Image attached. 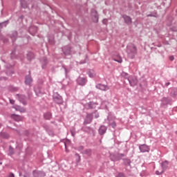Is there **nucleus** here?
Masks as SVG:
<instances>
[{
	"label": "nucleus",
	"instance_id": "nucleus-60",
	"mask_svg": "<svg viewBox=\"0 0 177 177\" xmlns=\"http://www.w3.org/2000/svg\"><path fill=\"white\" fill-rule=\"evenodd\" d=\"M35 92L37 93V91L35 89Z\"/></svg>",
	"mask_w": 177,
	"mask_h": 177
},
{
	"label": "nucleus",
	"instance_id": "nucleus-55",
	"mask_svg": "<svg viewBox=\"0 0 177 177\" xmlns=\"http://www.w3.org/2000/svg\"><path fill=\"white\" fill-rule=\"evenodd\" d=\"M64 145H65V148L66 149V147H67V144L65 143Z\"/></svg>",
	"mask_w": 177,
	"mask_h": 177
},
{
	"label": "nucleus",
	"instance_id": "nucleus-13",
	"mask_svg": "<svg viewBox=\"0 0 177 177\" xmlns=\"http://www.w3.org/2000/svg\"><path fill=\"white\" fill-rule=\"evenodd\" d=\"M64 55H71V47L66 46L62 48Z\"/></svg>",
	"mask_w": 177,
	"mask_h": 177
},
{
	"label": "nucleus",
	"instance_id": "nucleus-61",
	"mask_svg": "<svg viewBox=\"0 0 177 177\" xmlns=\"http://www.w3.org/2000/svg\"><path fill=\"white\" fill-rule=\"evenodd\" d=\"M176 134L177 135V131H176Z\"/></svg>",
	"mask_w": 177,
	"mask_h": 177
},
{
	"label": "nucleus",
	"instance_id": "nucleus-44",
	"mask_svg": "<svg viewBox=\"0 0 177 177\" xmlns=\"http://www.w3.org/2000/svg\"><path fill=\"white\" fill-rule=\"evenodd\" d=\"M122 77H128V73H125V72H123V73H122Z\"/></svg>",
	"mask_w": 177,
	"mask_h": 177
},
{
	"label": "nucleus",
	"instance_id": "nucleus-19",
	"mask_svg": "<svg viewBox=\"0 0 177 177\" xmlns=\"http://www.w3.org/2000/svg\"><path fill=\"white\" fill-rule=\"evenodd\" d=\"M107 131V127L105 126H101L99 129L100 135H104L106 131Z\"/></svg>",
	"mask_w": 177,
	"mask_h": 177
},
{
	"label": "nucleus",
	"instance_id": "nucleus-51",
	"mask_svg": "<svg viewBox=\"0 0 177 177\" xmlns=\"http://www.w3.org/2000/svg\"><path fill=\"white\" fill-rule=\"evenodd\" d=\"M12 67V65H9V66H8V65L6 66V68H8V70H10V68Z\"/></svg>",
	"mask_w": 177,
	"mask_h": 177
},
{
	"label": "nucleus",
	"instance_id": "nucleus-27",
	"mask_svg": "<svg viewBox=\"0 0 177 177\" xmlns=\"http://www.w3.org/2000/svg\"><path fill=\"white\" fill-rule=\"evenodd\" d=\"M82 153V154H86V156H88L89 157L92 155V150L91 149H85Z\"/></svg>",
	"mask_w": 177,
	"mask_h": 177
},
{
	"label": "nucleus",
	"instance_id": "nucleus-58",
	"mask_svg": "<svg viewBox=\"0 0 177 177\" xmlns=\"http://www.w3.org/2000/svg\"><path fill=\"white\" fill-rule=\"evenodd\" d=\"M19 176H21V173H19Z\"/></svg>",
	"mask_w": 177,
	"mask_h": 177
},
{
	"label": "nucleus",
	"instance_id": "nucleus-22",
	"mask_svg": "<svg viewBox=\"0 0 177 177\" xmlns=\"http://www.w3.org/2000/svg\"><path fill=\"white\" fill-rule=\"evenodd\" d=\"M111 161H120L121 158H118V155L111 154Z\"/></svg>",
	"mask_w": 177,
	"mask_h": 177
},
{
	"label": "nucleus",
	"instance_id": "nucleus-34",
	"mask_svg": "<svg viewBox=\"0 0 177 177\" xmlns=\"http://www.w3.org/2000/svg\"><path fill=\"white\" fill-rule=\"evenodd\" d=\"M147 17H158V15H157V12H152L149 15H147Z\"/></svg>",
	"mask_w": 177,
	"mask_h": 177
},
{
	"label": "nucleus",
	"instance_id": "nucleus-59",
	"mask_svg": "<svg viewBox=\"0 0 177 177\" xmlns=\"http://www.w3.org/2000/svg\"><path fill=\"white\" fill-rule=\"evenodd\" d=\"M1 127H2V124H0V128H1Z\"/></svg>",
	"mask_w": 177,
	"mask_h": 177
},
{
	"label": "nucleus",
	"instance_id": "nucleus-3",
	"mask_svg": "<svg viewBox=\"0 0 177 177\" xmlns=\"http://www.w3.org/2000/svg\"><path fill=\"white\" fill-rule=\"evenodd\" d=\"M53 99H54V102H55V103H57V104H63V98L60 95H59V93H55L53 95Z\"/></svg>",
	"mask_w": 177,
	"mask_h": 177
},
{
	"label": "nucleus",
	"instance_id": "nucleus-39",
	"mask_svg": "<svg viewBox=\"0 0 177 177\" xmlns=\"http://www.w3.org/2000/svg\"><path fill=\"white\" fill-rule=\"evenodd\" d=\"M122 157H125V154H124V153L118 154V158H120V160H121V158H122Z\"/></svg>",
	"mask_w": 177,
	"mask_h": 177
},
{
	"label": "nucleus",
	"instance_id": "nucleus-24",
	"mask_svg": "<svg viewBox=\"0 0 177 177\" xmlns=\"http://www.w3.org/2000/svg\"><path fill=\"white\" fill-rule=\"evenodd\" d=\"M10 38L12 39V41L15 42L17 38V32L13 31L10 35Z\"/></svg>",
	"mask_w": 177,
	"mask_h": 177
},
{
	"label": "nucleus",
	"instance_id": "nucleus-23",
	"mask_svg": "<svg viewBox=\"0 0 177 177\" xmlns=\"http://www.w3.org/2000/svg\"><path fill=\"white\" fill-rule=\"evenodd\" d=\"M107 120L109 121L108 124L110 127H112V128H115V127H117V124L115 123V122L110 120V118H107Z\"/></svg>",
	"mask_w": 177,
	"mask_h": 177
},
{
	"label": "nucleus",
	"instance_id": "nucleus-2",
	"mask_svg": "<svg viewBox=\"0 0 177 177\" xmlns=\"http://www.w3.org/2000/svg\"><path fill=\"white\" fill-rule=\"evenodd\" d=\"M16 99H17V100H19V102L22 103V104H24V106L27 104V97H26V95L17 94Z\"/></svg>",
	"mask_w": 177,
	"mask_h": 177
},
{
	"label": "nucleus",
	"instance_id": "nucleus-56",
	"mask_svg": "<svg viewBox=\"0 0 177 177\" xmlns=\"http://www.w3.org/2000/svg\"><path fill=\"white\" fill-rule=\"evenodd\" d=\"M64 70H65L66 73H67V69L66 68H64Z\"/></svg>",
	"mask_w": 177,
	"mask_h": 177
},
{
	"label": "nucleus",
	"instance_id": "nucleus-20",
	"mask_svg": "<svg viewBox=\"0 0 177 177\" xmlns=\"http://www.w3.org/2000/svg\"><path fill=\"white\" fill-rule=\"evenodd\" d=\"M33 176L35 177H41V176H45V172L43 171H33Z\"/></svg>",
	"mask_w": 177,
	"mask_h": 177
},
{
	"label": "nucleus",
	"instance_id": "nucleus-42",
	"mask_svg": "<svg viewBox=\"0 0 177 177\" xmlns=\"http://www.w3.org/2000/svg\"><path fill=\"white\" fill-rule=\"evenodd\" d=\"M71 135H72V136H75V131H74V130H71Z\"/></svg>",
	"mask_w": 177,
	"mask_h": 177
},
{
	"label": "nucleus",
	"instance_id": "nucleus-52",
	"mask_svg": "<svg viewBox=\"0 0 177 177\" xmlns=\"http://www.w3.org/2000/svg\"><path fill=\"white\" fill-rule=\"evenodd\" d=\"M80 150H83V149H84V147H82H82H80Z\"/></svg>",
	"mask_w": 177,
	"mask_h": 177
},
{
	"label": "nucleus",
	"instance_id": "nucleus-53",
	"mask_svg": "<svg viewBox=\"0 0 177 177\" xmlns=\"http://www.w3.org/2000/svg\"><path fill=\"white\" fill-rule=\"evenodd\" d=\"M0 80H6V77H1Z\"/></svg>",
	"mask_w": 177,
	"mask_h": 177
},
{
	"label": "nucleus",
	"instance_id": "nucleus-7",
	"mask_svg": "<svg viewBox=\"0 0 177 177\" xmlns=\"http://www.w3.org/2000/svg\"><path fill=\"white\" fill-rule=\"evenodd\" d=\"M127 80L129 81L131 86H135L138 84V79L135 77L129 76L127 77Z\"/></svg>",
	"mask_w": 177,
	"mask_h": 177
},
{
	"label": "nucleus",
	"instance_id": "nucleus-40",
	"mask_svg": "<svg viewBox=\"0 0 177 177\" xmlns=\"http://www.w3.org/2000/svg\"><path fill=\"white\" fill-rule=\"evenodd\" d=\"M115 62H117L118 63H122V59L120 58L119 59H114Z\"/></svg>",
	"mask_w": 177,
	"mask_h": 177
},
{
	"label": "nucleus",
	"instance_id": "nucleus-32",
	"mask_svg": "<svg viewBox=\"0 0 177 177\" xmlns=\"http://www.w3.org/2000/svg\"><path fill=\"white\" fill-rule=\"evenodd\" d=\"M15 154V149L12 147V146L9 147L8 156H13Z\"/></svg>",
	"mask_w": 177,
	"mask_h": 177
},
{
	"label": "nucleus",
	"instance_id": "nucleus-16",
	"mask_svg": "<svg viewBox=\"0 0 177 177\" xmlns=\"http://www.w3.org/2000/svg\"><path fill=\"white\" fill-rule=\"evenodd\" d=\"M32 83V77H31L30 75H28L25 78V84L26 85H31V84Z\"/></svg>",
	"mask_w": 177,
	"mask_h": 177
},
{
	"label": "nucleus",
	"instance_id": "nucleus-47",
	"mask_svg": "<svg viewBox=\"0 0 177 177\" xmlns=\"http://www.w3.org/2000/svg\"><path fill=\"white\" fill-rule=\"evenodd\" d=\"M10 103L11 104H15V100H10Z\"/></svg>",
	"mask_w": 177,
	"mask_h": 177
},
{
	"label": "nucleus",
	"instance_id": "nucleus-29",
	"mask_svg": "<svg viewBox=\"0 0 177 177\" xmlns=\"http://www.w3.org/2000/svg\"><path fill=\"white\" fill-rule=\"evenodd\" d=\"M26 1V0H21V6L24 8V9H27V8H28V4Z\"/></svg>",
	"mask_w": 177,
	"mask_h": 177
},
{
	"label": "nucleus",
	"instance_id": "nucleus-41",
	"mask_svg": "<svg viewBox=\"0 0 177 177\" xmlns=\"http://www.w3.org/2000/svg\"><path fill=\"white\" fill-rule=\"evenodd\" d=\"M11 59H16V57H15V51H12L11 53Z\"/></svg>",
	"mask_w": 177,
	"mask_h": 177
},
{
	"label": "nucleus",
	"instance_id": "nucleus-31",
	"mask_svg": "<svg viewBox=\"0 0 177 177\" xmlns=\"http://www.w3.org/2000/svg\"><path fill=\"white\" fill-rule=\"evenodd\" d=\"M170 95L171 97H175V96H177V88H174L172 89V91L170 93Z\"/></svg>",
	"mask_w": 177,
	"mask_h": 177
},
{
	"label": "nucleus",
	"instance_id": "nucleus-30",
	"mask_svg": "<svg viewBox=\"0 0 177 177\" xmlns=\"http://www.w3.org/2000/svg\"><path fill=\"white\" fill-rule=\"evenodd\" d=\"M45 120H50L52 118V113L50 112H46L44 115Z\"/></svg>",
	"mask_w": 177,
	"mask_h": 177
},
{
	"label": "nucleus",
	"instance_id": "nucleus-54",
	"mask_svg": "<svg viewBox=\"0 0 177 177\" xmlns=\"http://www.w3.org/2000/svg\"><path fill=\"white\" fill-rule=\"evenodd\" d=\"M20 19H24V17L21 16V17H20Z\"/></svg>",
	"mask_w": 177,
	"mask_h": 177
},
{
	"label": "nucleus",
	"instance_id": "nucleus-18",
	"mask_svg": "<svg viewBox=\"0 0 177 177\" xmlns=\"http://www.w3.org/2000/svg\"><path fill=\"white\" fill-rule=\"evenodd\" d=\"M168 164H169V162L167 160H165L161 163V167L162 169V172L166 171L167 168H168Z\"/></svg>",
	"mask_w": 177,
	"mask_h": 177
},
{
	"label": "nucleus",
	"instance_id": "nucleus-8",
	"mask_svg": "<svg viewBox=\"0 0 177 177\" xmlns=\"http://www.w3.org/2000/svg\"><path fill=\"white\" fill-rule=\"evenodd\" d=\"M97 105V103H96V102H89L85 104V108L87 109H96Z\"/></svg>",
	"mask_w": 177,
	"mask_h": 177
},
{
	"label": "nucleus",
	"instance_id": "nucleus-33",
	"mask_svg": "<svg viewBox=\"0 0 177 177\" xmlns=\"http://www.w3.org/2000/svg\"><path fill=\"white\" fill-rule=\"evenodd\" d=\"M124 163L125 165H127V167H129V165H131V160L129 159H124Z\"/></svg>",
	"mask_w": 177,
	"mask_h": 177
},
{
	"label": "nucleus",
	"instance_id": "nucleus-50",
	"mask_svg": "<svg viewBox=\"0 0 177 177\" xmlns=\"http://www.w3.org/2000/svg\"><path fill=\"white\" fill-rule=\"evenodd\" d=\"M95 118H99V113H96V114H95Z\"/></svg>",
	"mask_w": 177,
	"mask_h": 177
},
{
	"label": "nucleus",
	"instance_id": "nucleus-5",
	"mask_svg": "<svg viewBox=\"0 0 177 177\" xmlns=\"http://www.w3.org/2000/svg\"><path fill=\"white\" fill-rule=\"evenodd\" d=\"M91 16L93 17V21H94V23H97V21H99V15H97V12L96 11V10H91Z\"/></svg>",
	"mask_w": 177,
	"mask_h": 177
},
{
	"label": "nucleus",
	"instance_id": "nucleus-15",
	"mask_svg": "<svg viewBox=\"0 0 177 177\" xmlns=\"http://www.w3.org/2000/svg\"><path fill=\"white\" fill-rule=\"evenodd\" d=\"M82 131L84 132H88V133H95V130L89 127H82Z\"/></svg>",
	"mask_w": 177,
	"mask_h": 177
},
{
	"label": "nucleus",
	"instance_id": "nucleus-26",
	"mask_svg": "<svg viewBox=\"0 0 177 177\" xmlns=\"http://www.w3.org/2000/svg\"><path fill=\"white\" fill-rule=\"evenodd\" d=\"M88 77H90V78H95V77H96V73L93 70L89 71L88 72Z\"/></svg>",
	"mask_w": 177,
	"mask_h": 177
},
{
	"label": "nucleus",
	"instance_id": "nucleus-46",
	"mask_svg": "<svg viewBox=\"0 0 177 177\" xmlns=\"http://www.w3.org/2000/svg\"><path fill=\"white\" fill-rule=\"evenodd\" d=\"M162 173H163L162 171H161V172H160L158 171H156V175H161V174H162Z\"/></svg>",
	"mask_w": 177,
	"mask_h": 177
},
{
	"label": "nucleus",
	"instance_id": "nucleus-48",
	"mask_svg": "<svg viewBox=\"0 0 177 177\" xmlns=\"http://www.w3.org/2000/svg\"><path fill=\"white\" fill-rule=\"evenodd\" d=\"M171 85V82H167L165 84V86H169Z\"/></svg>",
	"mask_w": 177,
	"mask_h": 177
},
{
	"label": "nucleus",
	"instance_id": "nucleus-14",
	"mask_svg": "<svg viewBox=\"0 0 177 177\" xmlns=\"http://www.w3.org/2000/svg\"><path fill=\"white\" fill-rule=\"evenodd\" d=\"M11 118H12V120H15V121H17V122L23 121V116L16 115V114L11 115Z\"/></svg>",
	"mask_w": 177,
	"mask_h": 177
},
{
	"label": "nucleus",
	"instance_id": "nucleus-6",
	"mask_svg": "<svg viewBox=\"0 0 177 177\" xmlns=\"http://www.w3.org/2000/svg\"><path fill=\"white\" fill-rule=\"evenodd\" d=\"M86 82H88V80H86V77H79L77 79V83L78 84V85H80L81 86L86 85Z\"/></svg>",
	"mask_w": 177,
	"mask_h": 177
},
{
	"label": "nucleus",
	"instance_id": "nucleus-10",
	"mask_svg": "<svg viewBox=\"0 0 177 177\" xmlns=\"http://www.w3.org/2000/svg\"><path fill=\"white\" fill-rule=\"evenodd\" d=\"M96 88L97 89H100V91H109L110 89V87H109L107 85L102 84H98L96 85Z\"/></svg>",
	"mask_w": 177,
	"mask_h": 177
},
{
	"label": "nucleus",
	"instance_id": "nucleus-57",
	"mask_svg": "<svg viewBox=\"0 0 177 177\" xmlns=\"http://www.w3.org/2000/svg\"><path fill=\"white\" fill-rule=\"evenodd\" d=\"M10 73H11V74H13V72H12V71H10Z\"/></svg>",
	"mask_w": 177,
	"mask_h": 177
},
{
	"label": "nucleus",
	"instance_id": "nucleus-49",
	"mask_svg": "<svg viewBox=\"0 0 177 177\" xmlns=\"http://www.w3.org/2000/svg\"><path fill=\"white\" fill-rule=\"evenodd\" d=\"M8 177H15V174L13 173H11Z\"/></svg>",
	"mask_w": 177,
	"mask_h": 177
},
{
	"label": "nucleus",
	"instance_id": "nucleus-38",
	"mask_svg": "<svg viewBox=\"0 0 177 177\" xmlns=\"http://www.w3.org/2000/svg\"><path fill=\"white\" fill-rule=\"evenodd\" d=\"M115 177H125V174L120 172Z\"/></svg>",
	"mask_w": 177,
	"mask_h": 177
},
{
	"label": "nucleus",
	"instance_id": "nucleus-21",
	"mask_svg": "<svg viewBox=\"0 0 177 177\" xmlns=\"http://www.w3.org/2000/svg\"><path fill=\"white\" fill-rule=\"evenodd\" d=\"M169 102H171V100L169 97H164L162 99V104H163L164 106L169 104Z\"/></svg>",
	"mask_w": 177,
	"mask_h": 177
},
{
	"label": "nucleus",
	"instance_id": "nucleus-63",
	"mask_svg": "<svg viewBox=\"0 0 177 177\" xmlns=\"http://www.w3.org/2000/svg\"><path fill=\"white\" fill-rule=\"evenodd\" d=\"M24 177H26V176H24Z\"/></svg>",
	"mask_w": 177,
	"mask_h": 177
},
{
	"label": "nucleus",
	"instance_id": "nucleus-43",
	"mask_svg": "<svg viewBox=\"0 0 177 177\" xmlns=\"http://www.w3.org/2000/svg\"><path fill=\"white\" fill-rule=\"evenodd\" d=\"M175 57H174V55H171L169 57V60H171V62H174Z\"/></svg>",
	"mask_w": 177,
	"mask_h": 177
},
{
	"label": "nucleus",
	"instance_id": "nucleus-36",
	"mask_svg": "<svg viewBox=\"0 0 177 177\" xmlns=\"http://www.w3.org/2000/svg\"><path fill=\"white\" fill-rule=\"evenodd\" d=\"M8 21H6L4 22H2L0 24V27H6V26H8Z\"/></svg>",
	"mask_w": 177,
	"mask_h": 177
},
{
	"label": "nucleus",
	"instance_id": "nucleus-37",
	"mask_svg": "<svg viewBox=\"0 0 177 177\" xmlns=\"http://www.w3.org/2000/svg\"><path fill=\"white\" fill-rule=\"evenodd\" d=\"M75 157L77 162H80V161H81V156H80V154L76 153Z\"/></svg>",
	"mask_w": 177,
	"mask_h": 177
},
{
	"label": "nucleus",
	"instance_id": "nucleus-11",
	"mask_svg": "<svg viewBox=\"0 0 177 177\" xmlns=\"http://www.w3.org/2000/svg\"><path fill=\"white\" fill-rule=\"evenodd\" d=\"M12 109H15L16 111H19V113H26V108L21 107L19 105H14Z\"/></svg>",
	"mask_w": 177,
	"mask_h": 177
},
{
	"label": "nucleus",
	"instance_id": "nucleus-62",
	"mask_svg": "<svg viewBox=\"0 0 177 177\" xmlns=\"http://www.w3.org/2000/svg\"><path fill=\"white\" fill-rule=\"evenodd\" d=\"M84 64V62H82L81 64Z\"/></svg>",
	"mask_w": 177,
	"mask_h": 177
},
{
	"label": "nucleus",
	"instance_id": "nucleus-12",
	"mask_svg": "<svg viewBox=\"0 0 177 177\" xmlns=\"http://www.w3.org/2000/svg\"><path fill=\"white\" fill-rule=\"evenodd\" d=\"M122 18L124 19V23H126V24H132V18H131V17L124 15H122Z\"/></svg>",
	"mask_w": 177,
	"mask_h": 177
},
{
	"label": "nucleus",
	"instance_id": "nucleus-9",
	"mask_svg": "<svg viewBox=\"0 0 177 177\" xmlns=\"http://www.w3.org/2000/svg\"><path fill=\"white\" fill-rule=\"evenodd\" d=\"M92 120H93L92 114L88 113L84 120V124L86 125L88 124H91L92 122Z\"/></svg>",
	"mask_w": 177,
	"mask_h": 177
},
{
	"label": "nucleus",
	"instance_id": "nucleus-4",
	"mask_svg": "<svg viewBox=\"0 0 177 177\" xmlns=\"http://www.w3.org/2000/svg\"><path fill=\"white\" fill-rule=\"evenodd\" d=\"M139 149L141 153H149V151H150V147L143 144L139 145Z\"/></svg>",
	"mask_w": 177,
	"mask_h": 177
},
{
	"label": "nucleus",
	"instance_id": "nucleus-17",
	"mask_svg": "<svg viewBox=\"0 0 177 177\" xmlns=\"http://www.w3.org/2000/svg\"><path fill=\"white\" fill-rule=\"evenodd\" d=\"M38 31V28L37 26H30L29 28V32L31 35H34Z\"/></svg>",
	"mask_w": 177,
	"mask_h": 177
},
{
	"label": "nucleus",
	"instance_id": "nucleus-28",
	"mask_svg": "<svg viewBox=\"0 0 177 177\" xmlns=\"http://www.w3.org/2000/svg\"><path fill=\"white\" fill-rule=\"evenodd\" d=\"M41 62L42 64V68H45V66H46V64H48V59H46V57H44L41 60Z\"/></svg>",
	"mask_w": 177,
	"mask_h": 177
},
{
	"label": "nucleus",
	"instance_id": "nucleus-25",
	"mask_svg": "<svg viewBox=\"0 0 177 177\" xmlns=\"http://www.w3.org/2000/svg\"><path fill=\"white\" fill-rule=\"evenodd\" d=\"M35 57V55H34V53L32 52L28 53V54H27V59H28V60L31 61Z\"/></svg>",
	"mask_w": 177,
	"mask_h": 177
},
{
	"label": "nucleus",
	"instance_id": "nucleus-35",
	"mask_svg": "<svg viewBox=\"0 0 177 177\" xmlns=\"http://www.w3.org/2000/svg\"><path fill=\"white\" fill-rule=\"evenodd\" d=\"M1 137L3 138L4 139H8V138H9V134L7 133H1Z\"/></svg>",
	"mask_w": 177,
	"mask_h": 177
},
{
	"label": "nucleus",
	"instance_id": "nucleus-1",
	"mask_svg": "<svg viewBox=\"0 0 177 177\" xmlns=\"http://www.w3.org/2000/svg\"><path fill=\"white\" fill-rule=\"evenodd\" d=\"M138 53L136 46L133 44L127 46V55L130 59H135V56Z\"/></svg>",
	"mask_w": 177,
	"mask_h": 177
},
{
	"label": "nucleus",
	"instance_id": "nucleus-45",
	"mask_svg": "<svg viewBox=\"0 0 177 177\" xmlns=\"http://www.w3.org/2000/svg\"><path fill=\"white\" fill-rule=\"evenodd\" d=\"M102 23L103 24H107V19H103Z\"/></svg>",
	"mask_w": 177,
	"mask_h": 177
}]
</instances>
